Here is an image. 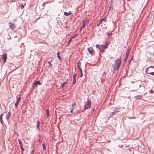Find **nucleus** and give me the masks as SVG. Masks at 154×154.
I'll list each match as a JSON object with an SVG mask.
<instances>
[{"label": "nucleus", "mask_w": 154, "mask_h": 154, "mask_svg": "<svg viewBox=\"0 0 154 154\" xmlns=\"http://www.w3.org/2000/svg\"><path fill=\"white\" fill-rule=\"evenodd\" d=\"M128 57H127V56H126V57H125V59L124 60V62H126L127 61V59H128Z\"/></svg>", "instance_id": "30"}, {"label": "nucleus", "mask_w": 154, "mask_h": 154, "mask_svg": "<svg viewBox=\"0 0 154 154\" xmlns=\"http://www.w3.org/2000/svg\"><path fill=\"white\" fill-rule=\"evenodd\" d=\"M121 60L120 58L117 59L115 61L113 66V69L114 70H118L121 64Z\"/></svg>", "instance_id": "1"}, {"label": "nucleus", "mask_w": 154, "mask_h": 154, "mask_svg": "<svg viewBox=\"0 0 154 154\" xmlns=\"http://www.w3.org/2000/svg\"><path fill=\"white\" fill-rule=\"evenodd\" d=\"M60 53L59 52H58L57 54V56L58 58L60 60V61H61L62 60H61V59L60 56Z\"/></svg>", "instance_id": "12"}, {"label": "nucleus", "mask_w": 154, "mask_h": 154, "mask_svg": "<svg viewBox=\"0 0 154 154\" xmlns=\"http://www.w3.org/2000/svg\"><path fill=\"white\" fill-rule=\"evenodd\" d=\"M35 82L36 83V84L37 85H41V83L39 81H37Z\"/></svg>", "instance_id": "20"}, {"label": "nucleus", "mask_w": 154, "mask_h": 154, "mask_svg": "<svg viewBox=\"0 0 154 154\" xmlns=\"http://www.w3.org/2000/svg\"><path fill=\"white\" fill-rule=\"evenodd\" d=\"M49 113H47V117L48 118L49 116Z\"/></svg>", "instance_id": "43"}, {"label": "nucleus", "mask_w": 154, "mask_h": 154, "mask_svg": "<svg viewBox=\"0 0 154 154\" xmlns=\"http://www.w3.org/2000/svg\"><path fill=\"white\" fill-rule=\"evenodd\" d=\"M16 19H14V20H14V22H15V21H16Z\"/></svg>", "instance_id": "55"}, {"label": "nucleus", "mask_w": 154, "mask_h": 154, "mask_svg": "<svg viewBox=\"0 0 154 154\" xmlns=\"http://www.w3.org/2000/svg\"><path fill=\"white\" fill-rule=\"evenodd\" d=\"M91 106V102L90 100H88L86 103L84 105L85 109H89Z\"/></svg>", "instance_id": "2"}, {"label": "nucleus", "mask_w": 154, "mask_h": 154, "mask_svg": "<svg viewBox=\"0 0 154 154\" xmlns=\"http://www.w3.org/2000/svg\"><path fill=\"white\" fill-rule=\"evenodd\" d=\"M128 51L126 54V56L128 57L131 51V49H128Z\"/></svg>", "instance_id": "9"}, {"label": "nucleus", "mask_w": 154, "mask_h": 154, "mask_svg": "<svg viewBox=\"0 0 154 154\" xmlns=\"http://www.w3.org/2000/svg\"><path fill=\"white\" fill-rule=\"evenodd\" d=\"M101 20H102V21H104L105 22L106 21V20L105 18H103Z\"/></svg>", "instance_id": "42"}, {"label": "nucleus", "mask_w": 154, "mask_h": 154, "mask_svg": "<svg viewBox=\"0 0 154 154\" xmlns=\"http://www.w3.org/2000/svg\"><path fill=\"white\" fill-rule=\"evenodd\" d=\"M82 22H83V24H84H84H85V22H86V21H82Z\"/></svg>", "instance_id": "48"}, {"label": "nucleus", "mask_w": 154, "mask_h": 154, "mask_svg": "<svg viewBox=\"0 0 154 154\" xmlns=\"http://www.w3.org/2000/svg\"><path fill=\"white\" fill-rule=\"evenodd\" d=\"M77 35V34H75V35H74V36H73V37H72V38H73V37H74L76 36Z\"/></svg>", "instance_id": "52"}, {"label": "nucleus", "mask_w": 154, "mask_h": 154, "mask_svg": "<svg viewBox=\"0 0 154 154\" xmlns=\"http://www.w3.org/2000/svg\"><path fill=\"white\" fill-rule=\"evenodd\" d=\"M132 59V58H131V60H130V61H131Z\"/></svg>", "instance_id": "56"}, {"label": "nucleus", "mask_w": 154, "mask_h": 154, "mask_svg": "<svg viewBox=\"0 0 154 154\" xmlns=\"http://www.w3.org/2000/svg\"><path fill=\"white\" fill-rule=\"evenodd\" d=\"M109 42H107L106 44V45H107L108 46V45H109Z\"/></svg>", "instance_id": "45"}, {"label": "nucleus", "mask_w": 154, "mask_h": 154, "mask_svg": "<svg viewBox=\"0 0 154 154\" xmlns=\"http://www.w3.org/2000/svg\"><path fill=\"white\" fill-rule=\"evenodd\" d=\"M77 67L80 70V72H82V71L81 68L80 67V66L79 65H77Z\"/></svg>", "instance_id": "18"}, {"label": "nucleus", "mask_w": 154, "mask_h": 154, "mask_svg": "<svg viewBox=\"0 0 154 154\" xmlns=\"http://www.w3.org/2000/svg\"><path fill=\"white\" fill-rule=\"evenodd\" d=\"M121 109V108H116L114 112H112V114L113 115H115L116 113L119 112L120 110Z\"/></svg>", "instance_id": "7"}, {"label": "nucleus", "mask_w": 154, "mask_h": 154, "mask_svg": "<svg viewBox=\"0 0 154 154\" xmlns=\"http://www.w3.org/2000/svg\"><path fill=\"white\" fill-rule=\"evenodd\" d=\"M68 13V14H69V15H71L72 14V13L70 11H69Z\"/></svg>", "instance_id": "37"}, {"label": "nucleus", "mask_w": 154, "mask_h": 154, "mask_svg": "<svg viewBox=\"0 0 154 154\" xmlns=\"http://www.w3.org/2000/svg\"><path fill=\"white\" fill-rule=\"evenodd\" d=\"M76 78L73 79V81L72 83V84L74 85L76 82Z\"/></svg>", "instance_id": "23"}, {"label": "nucleus", "mask_w": 154, "mask_h": 154, "mask_svg": "<svg viewBox=\"0 0 154 154\" xmlns=\"http://www.w3.org/2000/svg\"><path fill=\"white\" fill-rule=\"evenodd\" d=\"M64 15L66 16H68L69 15V14H68V13L66 12H64Z\"/></svg>", "instance_id": "21"}, {"label": "nucleus", "mask_w": 154, "mask_h": 154, "mask_svg": "<svg viewBox=\"0 0 154 154\" xmlns=\"http://www.w3.org/2000/svg\"><path fill=\"white\" fill-rule=\"evenodd\" d=\"M88 50L89 53L92 55L95 54V52L93 48L91 47L88 48Z\"/></svg>", "instance_id": "3"}, {"label": "nucleus", "mask_w": 154, "mask_h": 154, "mask_svg": "<svg viewBox=\"0 0 154 154\" xmlns=\"http://www.w3.org/2000/svg\"><path fill=\"white\" fill-rule=\"evenodd\" d=\"M73 109H72L70 111V113H72V112H73Z\"/></svg>", "instance_id": "47"}, {"label": "nucleus", "mask_w": 154, "mask_h": 154, "mask_svg": "<svg viewBox=\"0 0 154 154\" xmlns=\"http://www.w3.org/2000/svg\"><path fill=\"white\" fill-rule=\"evenodd\" d=\"M147 74H149L151 75H154V72H147Z\"/></svg>", "instance_id": "24"}, {"label": "nucleus", "mask_w": 154, "mask_h": 154, "mask_svg": "<svg viewBox=\"0 0 154 154\" xmlns=\"http://www.w3.org/2000/svg\"><path fill=\"white\" fill-rule=\"evenodd\" d=\"M149 68H153V66H150V67H149Z\"/></svg>", "instance_id": "53"}, {"label": "nucleus", "mask_w": 154, "mask_h": 154, "mask_svg": "<svg viewBox=\"0 0 154 154\" xmlns=\"http://www.w3.org/2000/svg\"><path fill=\"white\" fill-rule=\"evenodd\" d=\"M67 81L65 82H63L62 84L61 85V88H63L65 86V85L67 83Z\"/></svg>", "instance_id": "15"}, {"label": "nucleus", "mask_w": 154, "mask_h": 154, "mask_svg": "<svg viewBox=\"0 0 154 154\" xmlns=\"http://www.w3.org/2000/svg\"><path fill=\"white\" fill-rule=\"evenodd\" d=\"M46 112L47 113H49V110L48 109L47 110H46Z\"/></svg>", "instance_id": "49"}, {"label": "nucleus", "mask_w": 154, "mask_h": 154, "mask_svg": "<svg viewBox=\"0 0 154 154\" xmlns=\"http://www.w3.org/2000/svg\"><path fill=\"white\" fill-rule=\"evenodd\" d=\"M37 85L36 84V83L35 82L34 83H33V86H32L33 89L35 87H37Z\"/></svg>", "instance_id": "17"}, {"label": "nucleus", "mask_w": 154, "mask_h": 154, "mask_svg": "<svg viewBox=\"0 0 154 154\" xmlns=\"http://www.w3.org/2000/svg\"><path fill=\"white\" fill-rule=\"evenodd\" d=\"M21 97H20L18 98L17 99L16 102L15 104V107H17L19 103L21 100Z\"/></svg>", "instance_id": "6"}, {"label": "nucleus", "mask_w": 154, "mask_h": 154, "mask_svg": "<svg viewBox=\"0 0 154 154\" xmlns=\"http://www.w3.org/2000/svg\"><path fill=\"white\" fill-rule=\"evenodd\" d=\"M31 153H32V154H33L34 153V150H32L31 151Z\"/></svg>", "instance_id": "50"}, {"label": "nucleus", "mask_w": 154, "mask_h": 154, "mask_svg": "<svg viewBox=\"0 0 154 154\" xmlns=\"http://www.w3.org/2000/svg\"><path fill=\"white\" fill-rule=\"evenodd\" d=\"M2 59L3 60V63H5L7 59V54H5L2 55Z\"/></svg>", "instance_id": "4"}, {"label": "nucleus", "mask_w": 154, "mask_h": 154, "mask_svg": "<svg viewBox=\"0 0 154 154\" xmlns=\"http://www.w3.org/2000/svg\"><path fill=\"white\" fill-rule=\"evenodd\" d=\"M10 112H9L5 116V117L6 119L7 120L11 116V114H10Z\"/></svg>", "instance_id": "8"}, {"label": "nucleus", "mask_w": 154, "mask_h": 154, "mask_svg": "<svg viewBox=\"0 0 154 154\" xmlns=\"http://www.w3.org/2000/svg\"><path fill=\"white\" fill-rule=\"evenodd\" d=\"M38 137H39V139L38 140V141L39 142H41V141H42V140H41V138H42V136H41L40 134H39L38 135Z\"/></svg>", "instance_id": "16"}, {"label": "nucleus", "mask_w": 154, "mask_h": 154, "mask_svg": "<svg viewBox=\"0 0 154 154\" xmlns=\"http://www.w3.org/2000/svg\"><path fill=\"white\" fill-rule=\"evenodd\" d=\"M40 124V122L39 120L37 122V124L36 125V127L37 128V130H38L39 129V125Z\"/></svg>", "instance_id": "11"}, {"label": "nucleus", "mask_w": 154, "mask_h": 154, "mask_svg": "<svg viewBox=\"0 0 154 154\" xmlns=\"http://www.w3.org/2000/svg\"><path fill=\"white\" fill-rule=\"evenodd\" d=\"M149 68V67H148L146 69V72H147V71H148V69Z\"/></svg>", "instance_id": "44"}, {"label": "nucleus", "mask_w": 154, "mask_h": 154, "mask_svg": "<svg viewBox=\"0 0 154 154\" xmlns=\"http://www.w3.org/2000/svg\"><path fill=\"white\" fill-rule=\"evenodd\" d=\"M3 114H2L0 115V119H2Z\"/></svg>", "instance_id": "36"}, {"label": "nucleus", "mask_w": 154, "mask_h": 154, "mask_svg": "<svg viewBox=\"0 0 154 154\" xmlns=\"http://www.w3.org/2000/svg\"><path fill=\"white\" fill-rule=\"evenodd\" d=\"M103 47V46L102 45H101L100 46L98 45L97 44L95 45V47L96 48H98L99 50H100V48H102Z\"/></svg>", "instance_id": "10"}, {"label": "nucleus", "mask_w": 154, "mask_h": 154, "mask_svg": "<svg viewBox=\"0 0 154 154\" xmlns=\"http://www.w3.org/2000/svg\"><path fill=\"white\" fill-rule=\"evenodd\" d=\"M100 24L99 23H98L97 24V26H100Z\"/></svg>", "instance_id": "46"}, {"label": "nucleus", "mask_w": 154, "mask_h": 154, "mask_svg": "<svg viewBox=\"0 0 154 154\" xmlns=\"http://www.w3.org/2000/svg\"><path fill=\"white\" fill-rule=\"evenodd\" d=\"M137 99H140L143 97L142 96L140 95H138L135 96Z\"/></svg>", "instance_id": "13"}, {"label": "nucleus", "mask_w": 154, "mask_h": 154, "mask_svg": "<svg viewBox=\"0 0 154 154\" xmlns=\"http://www.w3.org/2000/svg\"><path fill=\"white\" fill-rule=\"evenodd\" d=\"M81 72V74L80 75V77H82L83 76V73H82V72Z\"/></svg>", "instance_id": "40"}, {"label": "nucleus", "mask_w": 154, "mask_h": 154, "mask_svg": "<svg viewBox=\"0 0 154 154\" xmlns=\"http://www.w3.org/2000/svg\"><path fill=\"white\" fill-rule=\"evenodd\" d=\"M131 61L130 60L129 61V62H128V64H130V62H131Z\"/></svg>", "instance_id": "54"}, {"label": "nucleus", "mask_w": 154, "mask_h": 154, "mask_svg": "<svg viewBox=\"0 0 154 154\" xmlns=\"http://www.w3.org/2000/svg\"><path fill=\"white\" fill-rule=\"evenodd\" d=\"M76 75H77V74L76 73H74L73 75V79H74V78H76Z\"/></svg>", "instance_id": "27"}, {"label": "nucleus", "mask_w": 154, "mask_h": 154, "mask_svg": "<svg viewBox=\"0 0 154 154\" xmlns=\"http://www.w3.org/2000/svg\"><path fill=\"white\" fill-rule=\"evenodd\" d=\"M102 20L101 19L99 21V23L101 24L102 23Z\"/></svg>", "instance_id": "41"}, {"label": "nucleus", "mask_w": 154, "mask_h": 154, "mask_svg": "<svg viewBox=\"0 0 154 154\" xmlns=\"http://www.w3.org/2000/svg\"><path fill=\"white\" fill-rule=\"evenodd\" d=\"M42 147L44 150H46L45 143H44L42 144Z\"/></svg>", "instance_id": "19"}, {"label": "nucleus", "mask_w": 154, "mask_h": 154, "mask_svg": "<svg viewBox=\"0 0 154 154\" xmlns=\"http://www.w3.org/2000/svg\"><path fill=\"white\" fill-rule=\"evenodd\" d=\"M31 154H32V153H31Z\"/></svg>", "instance_id": "57"}, {"label": "nucleus", "mask_w": 154, "mask_h": 154, "mask_svg": "<svg viewBox=\"0 0 154 154\" xmlns=\"http://www.w3.org/2000/svg\"><path fill=\"white\" fill-rule=\"evenodd\" d=\"M85 26V24H83L82 26H81V28H84Z\"/></svg>", "instance_id": "28"}, {"label": "nucleus", "mask_w": 154, "mask_h": 154, "mask_svg": "<svg viewBox=\"0 0 154 154\" xmlns=\"http://www.w3.org/2000/svg\"><path fill=\"white\" fill-rule=\"evenodd\" d=\"M149 93L150 94H152L153 93V91L152 90H151L149 91Z\"/></svg>", "instance_id": "38"}, {"label": "nucleus", "mask_w": 154, "mask_h": 154, "mask_svg": "<svg viewBox=\"0 0 154 154\" xmlns=\"http://www.w3.org/2000/svg\"><path fill=\"white\" fill-rule=\"evenodd\" d=\"M20 149H21L22 151L23 152L24 150V149L23 148V146H21Z\"/></svg>", "instance_id": "35"}, {"label": "nucleus", "mask_w": 154, "mask_h": 154, "mask_svg": "<svg viewBox=\"0 0 154 154\" xmlns=\"http://www.w3.org/2000/svg\"><path fill=\"white\" fill-rule=\"evenodd\" d=\"M104 49V48L103 49H102L101 48H100V51L101 52L103 53L104 52H105Z\"/></svg>", "instance_id": "26"}, {"label": "nucleus", "mask_w": 154, "mask_h": 154, "mask_svg": "<svg viewBox=\"0 0 154 154\" xmlns=\"http://www.w3.org/2000/svg\"><path fill=\"white\" fill-rule=\"evenodd\" d=\"M9 27L13 30H14L15 29V27H16L15 25L13 23H11V22H9Z\"/></svg>", "instance_id": "5"}, {"label": "nucleus", "mask_w": 154, "mask_h": 154, "mask_svg": "<svg viewBox=\"0 0 154 154\" xmlns=\"http://www.w3.org/2000/svg\"><path fill=\"white\" fill-rule=\"evenodd\" d=\"M18 141L19 143L20 144V147L23 146V144L22 143L21 141L20 140V139H18Z\"/></svg>", "instance_id": "14"}, {"label": "nucleus", "mask_w": 154, "mask_h": 154, "mask_svg": "<svg viewBox=\"0 0 154 154\" xmlns=\"http://www.w3.org/2000/svg\"><path fill=\"white\" fill-rule=\"evenodd\" d=\"M82 28H81V27H80V31H81L82 30Z\"/></svg>", "instance_id": "51"}, {"label": "nucleus", "mask_w": 154, "mask_h": 154, "mask_svg": "<svg viewBox=\"0 0 154 154\" xmlns=\"http://www.w3.org/2000/svg\"><path fill=\"white\" fill-rule=\"evenodd\" d=\"M103 47L104 49H106L108 47V46L107 45H105Z\"/></svg>", "instance_id": "29"}, {"label": "nucleus", "mask_w": 154, "mask_h": 154, "mask_svg": "<svg viewBox=\"0 0 154 154\" xmlns=\"http://www.w3.org/2000/svg\"><path fill=\"white\" fill-rule=\"evenodd\" d=\"M107 35L108 36L111 35H112V33H109L108 32L107 33Z\"/></svg>", "instance_id": "31"}, {"label": "nucleus", "mask_w": 154, "mask_h": 154, "mask_svg": "<svg viewBox=\"0 0 154 154\" xmlns=\"http://www.w3.org/2000/svg\"><path fill=\"white\" fill-rule=\"evenodd\" d=\"M0 121L1 124L2 125H4V122L2 120V119H0Z\"/></svg>", "instance_id": "22"}, {"label": "nucleus", "mask_w": 154, "mask_h": 154, "mask_svg": "<svg viewBox=\"0 0 154 154\" xmlns=\"http://www.w3.org/2000/svg\"><path fill=\"white\" fill-rule=\"evenodd\" d=\"M72 42V38H70L69 40V42H68V45H69V44H70V43L71 42Z\"/></svg>", "instance_id": "25"}, {"label": "nucleus", "mask_w": 154, "mask_h": 154, "mask_svg": "<svg viewBox=\"0 0 154 154\" xmlns=\"http://www.w3.org/2000/svg\"><path fill=\"white\" fill-rule=\"evenodd\" d=\"M24 8V5H23L22 4L20 6V8L21 9H23Z\"/></svg>", "instance_id": "32"}, {"label": "nucleus", "mask_w": 154, "mask_h": 154, "mask_svg": "<svg viewBox=\"0 0 154 154\" xmlns=\"http://www.w3.org/2000/svg\"><path fill=\"white\" fill-rule=\"evenodd\" d=\"M48 63L49 66H51L52 65L51 63L50 62H48Z\"/></svg>", "instance_id": "39"}, {"label": "nucleus", "mask_w": 154, "mask_h": 154, "mask_svg": "<svg viewBox=\"0 0 154 154\" xmlns=\"http://www.w3.org/2000/svg\"><path fill=\"white\" fill-rule=\"evenodd\" d=\"M113 1L112 0H111L110 1V2H111V4L110 5V6H112V4L113 3Z\"/></svg>", "instance_id": "33"}, {"label": "nucleus", "mask_w": 154, "mask_h": 154, "mask_svg": "<svg viewBox=\"0 0 154 154\" xmlns=\"http://www.w3.org/2000/svg\"><path fill=\"white\" fill-rule=\"evenodd\" d=\"M76 104L75 103H73V104L72 105V109H73L74 108V105H75Z\"/></svg>", "instance_id": "34"}]
</instances>
